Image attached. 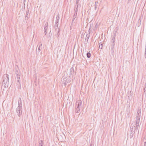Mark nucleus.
Wrapping results in <instances>:
<instances>
[{
  "label": "nucleus",
  "instance_id": "f257e3e1",
  "mask_svg": "<svg viewBox=\"0 0 146 146\" xmlns=\"http://www.w3.org/2000/svg\"><path fill=\"white\" fill-rule=\"evenodd\" d=\"M3 86L5 88L8 87L9 83V75L7 74H4L3 76Z\"/></svg>",
  "mask_w": 146,
  "mask_h": 146
},
{
  "label": "nucleus",
  "instance_id": "f03ea898",
  "mask_svg": "<svg viewBox=\"0 0 146 146\" xmlns=\"http://www.w3.org/2000/svg\"><path fill=\"white\" fill-rule=\"evenodd\" d=\"M16 112L18 116L20 117L22 114V108L17 107L16 108Z\"/></svg>",
  "mask_w": 146,
  "mask_h": 146
},
{
  "label": "nucleus",
  "instance_id": "7ed1b4c3",
  "mask_svg": "<svg viewBox=\"0 0 146 146\" xmlns=\"http://www.w3.org/2000/svg\"><path fill=\"white\" fill-rule=\"evenodd\" d=\"M62 83L64 84L65 86L67 84V83H69L70 82L69 80L66 77H63L62 78Z\"/></svg>",
  "mask_w": 146,
  "mask_h": 146
},
{
  "label": "nucleus",
  "instance_id": "20e7f679",
  "mask_svg": "<svg viewBox=\"0 0 146 146\" xmlns=\"http://www.w3.org/2000/svg\"><path fill=\"white\" fill-rule=\"evenodd\" d=\"M76 104L77 107L80 108L81 107H82V102L80 100L77 101L76 102Z\"/></svg>",
  "mask_w": 146,
  "mask_h": 146
},
{
  "label": "nucleus",
  "instance_id": "39448f33",
  "mask_svg": "<svg viewBox=\"0 0 146 146\" xmlns=\"http://www.w3.org/2000/svg\"><path fill=\"white\" fill-rule=\"evenodd\" d=\"M48 22H46L45 24V25H44V33L45 34V36L46 35L47 33V29H48Z\"/></svg>",
  "mask_w": 146,
  "mask_h": 146
},
{
  "label": "nucleus",
  "instance_id": "423d86ee",
  "mask_svg": "<svg viewBox=\"0 0 146 146\" xmlns=\"http://www.w3.org/2000/svg\"><path fill=\"white\" fill-rule=\"evenodd\" d=\"M74 69L73 67H72L70 69V74L69 77H71L73 76L74 74Z\"/></svg>",
  "mask_w": 146,
  "mask_h": 146
},
{
  "label": "nucleus",
  "instance_id": "0eeeda50",
  "mask_svg": "<svg viewBox=\"0 0 146 146\" xmlns=\"http://www.w3.org/2000/svg\"><path fill=\"white\" fill-rule=\"evenodd\" d=\"M132 93L133 92L131 91H129L127 93L128 99L129 100H130L132 98L131 94H132Z\"/></svg>",
  "mask_w": 146,
  "mask_h": 146
},
{
  "label": "nucleus",
  "instance_id": "6e6552de",
  "mask_svg": "<svg viewBox=\"0 0 146 146\" xmlns=\"http://www.w3.org/2000/svg\"><path fill=\"white\" fill-rule=\"evenodd\" d=\"M22 104L21 98H19L18 102V107L19 108H22Z\"/></svg>",
  "mask_w": 146,
  "mask_h": 146
},
{
  "label": "nucleus",
  "instance_id": "1a4fd4ad",
  "mask_svg": "<svg viewBox=\"0 0 146 146\" xmlns=\"http://www.w3.org/2000/svg\"><path fill=\"white\" fill-rule=\"evenodd\" d=\"M90 36V34L88 35L87 34L86 35V38L85 39V40L84 41V43L85 44H87L88 43V39L89 38Z\"/></svg>",
  "mask_w": 146,
  "mask_h": 146
},
{
  "label": "nucleus",
  "instance_id": "9d476101",
  "mask_svg": "<svg viewBox=\"0 0 146 146\" xmlns=\"http://www.w3.org/2000/svg\"><path fill=\"white\" fill-rule=\"evenodd\" d=\"M100 5L98 1H96L95 2V10H96V9L99 8V6Z\"/></svg>",
  "mask_w": 146,
  "mask_h": 146
},
{
  "label": "nucleus",
  "instance_id": "9b49d317",
  "mask_svg": "<svg viewBox=\"0 0 146 146\" xmlns=\"http://www.w3.org/2000/svg\"><path fill=\"white\" fill-rule=\"evenodd\" d=\"M15 72L16 74V76L21 75V73L19 70H17L16 68L15 69Z\"/></svg>",
  "mask_w": 146,
  "mask_h": 146
},
{
  "label": "nucleus",
  "instance_id": "f8f14e48",
  "mask_svg": "<svg viewBox=\"0 0 146 146\" xmlns=\"http://www.w3.org/2000/svg\"><path fill=\"white\" fill-rule=\"evenodd\" d=\"M135 130L134 131H132V130H131V131L130 132V133L129 137H130V138L131 139V138L133 136V134L135 133Z\"/></svg>",
  "mask_w": 146,
  "mask_h": 146
},
{
  "label": "nucleus",
  "instance_id": "ddd939ff",
  "mask_svg": "<svg viewBox=\"0 0 146 146\" xmlns=\"http://www.w3.org/2000/svg\"><path fill=\"white\" fill-rule=\"evenodd\" d=\"M115 45V43H111V51L112 52H113L114 51V47Z\"/></svg>",
  "mask_w": 146,
  "mask_h": 146
},
{
  "label": "nucleus",
  "instance_id": "4468645a",
  "mask_svg": "<svg viewBox=\"0 0 146 146\" xmlns=\"http://www.w3.org/2000/svg\"><path fill=\"white\" fill-rule=\"evenodd\" d=\"M140 120L136 119L134 123V125H139Z\"/></svg>",
  "mask_w": 146,
  "mask_h": 146
},
{
  "label": "nucleus",
  "instance_id": "2eb2a0df",
  "mask_svg": "<svg viewBox=\"0 0 146 146\" xmlns=\"http://www.w3.org/2000/svg\"><path fill=\"white\" fill-rule=\"evenodd\" d=\"M76 106H75V112L76 113H79L80 111V108L77 107L76 108Z\"/></svg>",
  "mask_w": 146,
  "mask_h": 146
},
{
  "label": "nucleus",
  "instance_id": "dca6fc26",
  "mask_svg": "<svg viewBox=\"0 0 146 146\" xmlns=\"http://www.w3.org/2000/svg\"><path fill=\"white\" fill-rule=\"evenodd\" d=\"M140 114L137 113V116L136 119L140 120Z\"/></svg>",
  "mask_w": 146,
  "mask_h": 146
},
{
  "label": "nucleus",
  "instance_id": "f3484780",
  "mask_svg": "<svg viewBox=\"0 0 146 146\" xmlns=\"http://www.w3.org/2000/svg\"><path fill=\"white\" fill-rule=\"evenodd\" d=\"M58 22H57V21L55 22V23L54 25V27L56 28V29H57L58 25Z\"/></svg>",
  "mask_w": 146,
  "mask_h": 146
},
{
  "label": "nucleus",
  "instance_id": "a211bd4d",
  "mask_svg": "<svg viewBox=\"0 0 146 146\" xmlns=\"http://www.w3.org/2000/svg\"><path fill=\"white\" fill-rule=\"evenodd\" d=\"M29 8L28 9L27 8V11L26 13V14L25 16L26 17H27L28 16L29 12Z\"/></svg>",
  "mask_w": 146,
  "mask_h": 146
},
{
  "label": "nucleus",
  "instance_id": "6ab92c4d",
  "mask_svg": "<svg viewBox=\"0 0 146 146\" xmlns=\"http://www.w3.org/2000/svg\"><path fill=\"white\" fill-rule=\"evenodd\" d=\"M86 55H87V57L88 58H90L91 56V54L90 53V52H88L87 53Z\"/></svg>",
  "mask_w": 146,
  "mask_h": 146
},
{
  "label": "nucleus",
  "instance_id": "aec40b11",
  "mask_svg": "<svg viewBox=\"0 0 146 146\" xmlns=\"http://www.w3.org/2000/svg\"><path fill=\"white\" fill-rule=\"evenodd\" d=\"M43 141L42 140H40L39 143V146H43Z\"/></svg>",
  "mask_w": 146,
  "mask_h": 146
},
{
  "label": "nucleus",
  "instance_id": "412c9836",
  "mask_svg": "<svg viewBox=\"0 0 146 146\" xmlns=\"http://www.w3.org/2000/svg\"><path fill=\"white\" fill-rule=\"evenodd\" d=\"M141 112V109L140 108H138L137 113H138V114H140Z\"/></svg>",
  "mask_w": 146,
  "mask_h": 146
},
{
  "label": "nucleus",
  "instance_id": "4be33fe9",
  "mask_svg": "<svg viewBox=\"0 0 146 146\" xmlns=\"http://www.w3.org/2000/svg\"><path fill=\"white\" fill-rule=\"evenodd\" d=\"M115 38L113 37L111 39V43H115Z\"/></svg>",
  "mask_w": 146,
  "mask_h": 146
},
{
  "label": "nucleus",
  "instance_id": "5701e85b",
  "mask_svg": "<svg viewBox=\"0 0 146 146\" xmlns=\"http://www.w3.org/2000/svg\"><path fill=\"white\" fill-rule=\"evenodd\" d=\"M78 5H77V8L74 11V14H77V12H78Z\"/></svg>",
  "mask_w": 146,
  "mask_h": 146
},
{
  "label": "nucleus",
  "instance_id": "b1692460",
  "mask_svg": "<svg viewBox=\"0 0 146 146\" xmlns=\"http://www.w3.org/2000/svg\"><path fill=\"white\" fill-rule=\"evenodd\" d=\"M133 127H135V126H134V125H133L132 124H131V127H130V129L131 131L132 130V131H133Z\"/></svg>",
  "mask_w": 146,
  "mask_h": 146
},
{
  "label": "nucleus",
  "instance_id": "393cba45",
  "mask_svg": "<svg viewBox=\"0 0 146 146\" xmlns=\"http://www.w3.org/2000/svg\"><path fill=\"white\" fill-rule=\"evenodd\" d=\"M59 19H60V17H59V16L58 15L57 17H56V21H57V22H59Z\"/></svg>",
  "mask_w": 146,
  "mask_h": 146
},
{
  "label": "nucleus",
  "instance_id": "a878e982",
  "mask_svg": "<svg viewBox=\"0 0 146 146\" xmlns=\"http://www.w3.org/2000/svg\"><path fill=\"white\" fill-rule=\"evenodd\" d=\"M42 45V44H41L39 46L38 48V52H39L40 51V47Z\"/></svg>",
  "mask_w": 146,
  "mask_h": 146
},
{
  "label": "nucleus",
  "instance_id": "bb28decb",
  "mask_svg": "<svg viewBox=\"0 0 146 146\" xmlns=\"http://www.w3.org/2000/svg\"><path fill=\"white\" fill-rule=\"evenodd\" d=\"M20 75H19L16 76L17 80H20Z\"/></svg>",
  "mask_w": 146,
  "mask_h": 146
},
{
  "label": "nucleus",
  "instance_id": "cd10ccee",
  "mask_svg": "<svg viewBox=\"0 0 146 146\" xmlns=\"http://www.w3.org/2000/svg\"><path fill=\"white\" fill-rule=\"evenodd\" d=\"M17 80V82L19 83V85L20 87H21L20 80Z\"/></svg>",
  "mask_w": 146,
  "mask_h": 146
},
{
  "label": "nucleus",
  "instance_id": "c85d7f7f",
  "mask_svg": "<svg viewBox=\"0 0 146 146\" xmlns=\"http://www.w3.org/2000/svg\"><path fill=\"white\" fill-rule=\"evenodd\" d=\"M77 15V14H74V15L73 16V19H75Z\"/></svg>",
  "mask_w": 146,
  "mask_h": 146
},
{
  "label": "nucleus",
  "instance_id": "c756f323",
  "mask_svg": "<svg viewBox=\"0 0 146 146\" xmlns=\"http://www.w3.org/2000/svg\"><path fill=\"white\" fill-rule=\"evenodd\" d=\"M139 126V125H135V129H136L137 130V129L138 128Z\"/></svg>",
  "mask_w": 146,
  "mask_h": 146
},
{
  "label": "nucleus",
  "instance_id": "7c9ffc66",
  "mask_svg": "<svg viewBox=\"0 0 146 146\" xmlns=\"http://www.w3.org/2000/svg\"><path fill=\"white\" fill-rule=\"evenodd\" d=\"M80 0H76V4H77L78 5V3L80 1Z\"/></svg>",
  "mask_w": 146,
  "mask_h": 146
},
{
  "label": "nucleus",
  "instance_id": "2f4dec72",
  "mask_svg": "<svg viewBox=\"0 0 146 146\" xmlns=\"http://www.w3.org/2000/svg\"><path fill=\"white\" fill-rule=\"evenodd\" d=\"M28 18L27 17H25V20L26 21H27L28 20Z\"/></svg>",
  "mask_w": 146,
  "mask_h": 146
},
{
  "label": "nucleus",
  "instance_id": "473e14b6",
  "mask_svg": "<svg viewBox=\"0 0 146 146\" xmlns=\"http://www.w3.org/2000/svg\"><path fill=\"white\" fill-rule=\"evenodd\" d=\"M146 146V139H145V141L144 143V146Z\"/></svg>",
  "mask_w": 146,
  "mask_h": 146
},
{
  "label": "nucleus",
  "instance_id": "72a5a7b5",
  "mask_svg": "<svg viewBox=\"0 0 146 146\" xmlns=\"http://www.w3.org/2000/svg\"><path fill=\"white\" fill-rule=\"evenodd\" d=\"M144 93H145V97L146 99V91L145 92V91H144Z\"/></svg>",
  "mask_w": 146,
  "mask_h": 146
},
{
  "label": "nucleus",
  "instance_id": "f704fd0d",
  "mask_svg": "<svg viewBox=\"0 0 146 146\" xmlns=\"http://www.w3.org/2000/svg\"><path fill=\"white\" fill-rule=\"evenodd\" d=\"M116 36V34H114L113 35V37H115Z\"/></svg>",
  "mask_w": 146,
  "mask_h": 146
},
{
  "label": "nucleus",
  "instance_id": "c9c22d12",
  "mask_svg": "<svg viewBox=\"0 0 146 146\" xmlns=\"http://www.w3.org/2000/svg\"><path fill=\"white\" fill-rule=\"evenodd\" d=\"M74 20H75V19H73V18L72 20V23H73L74 21Z\"/></svg>",
  "mask_w": 146,
  "mask_h": 146
},
{
  "label": "nucleus",
  "instance_id": "e433bc0d",
  "mask_svg": "<svg viewBox=\"0 0 146 146\" xmlns=\"http://www.w3.org/2000/svg\"><path fill=\"white\" fill-rule=\"evenodd\" d=\"M100 45L102 46V47L100 48V49H102V48L103 44H101Z\"/></svg>",
  "mask_w": 146,
  "mask_h": 146
},
{
  "label": "nucleus",
  "instance_id": "4c0bfd02",
  "mask_svg": "<svg viewBox=\"0 0 146 146\" xmlns=\"http://www.w3.org/2000/svg\"><path fill=\"white\" fill-rule=\"evenodd\" d=\"M117 32V30L116 31H115L114 32V34H116Z\"/></svg>",
  "mask_w": 146,
  "mask_h": 146
},
{
  "label": "nucleus",
  "instance_id": "58836bf2",
  "mask_svg": "<svg viewBox=\"0 0 146 146\" xmlns=\"http://www.w3.org/2000/svg\"><path fill=\"white\" fill-rule=\"evenodd\" d=\"M140 24H140H140H139V23H138V25H137V26H138V27H139V26H140Z\"/></svg>",
  "mask_w": 146,
  "mask_h": 146
},
{
  "label": "nucleus",
  "instance_id": "ea45409f",
  "mask_svg": "<svg viewBox=\"0 0 146 146\" xmlns=\"http://www.w3.org/2000/svg\"><path fill=\"white\" fill-rule=\"evenodd\" d=\"M145 53H146V46H145Z\"/></svg>",
  "mask_w": 146,
  "mask_h": 146
},
{
  "label": "nucleus",
  "instance_id": "a19ab883",
  "mask_svg": "<svg viewBox=\"0 0 146 146\" xmlns=\"http://www.w3.org/2000/svg\"><path fill=\"white\" fill-rule=\"evenodd\" d=\"M90 146H94V145L92 143H91Z\"/></svg>",
  "mask_w": 146,
  "mask_h": 146
},
{
  "label": "nucleus",
  "instance_id": "79ce46f5",
  "mask_svg": "<svg viewBox=\"0 0 146 146\" xmlns=\"http://www.w3.org/2000/svg\"><path fill=\"white\" fill-rule=\"evenodd\" d=\"M145 58H146V53H145Z\"/></svg>",
  "mask_w": 146,
  "mask_h": 146
},
{
  "label": "nucleus",
  "instance_id": "37998d69",
  "mask_svg": "<svg viewBox=\"0 0 146 146\" xmlns=\"http://www.w3.org/2000/svg\"><path fill=\"white\" fill-rule=\"evenodd\" d=\"M145 88H146V83L145 84Z\"/></svg>",
  "mask_w": 146,
  "mask_h": 146
},
{
  "label": "nucleus",
  "instance_id": "c03bdc74",
  "mask_svg": "<svg viewBox=\"0 0 146 146\" xmlns=\"http://www.w3.org/2000/svg\"><path fill=\"white\" fill-rule=\"evenodd\" d=\"M144 91H145V92L146 91V88H144Z\"/></svg>",
  "mask_w": 146,
  "mask_h": 146
},
{
  "label": "nucleus",
  "instance_id": "a18cd8bd",
  "mask_svg": "<svg viewBox=\"0 0 146 146\" xmlns=\"http://www.w3.org/2000/svg\"><path fill=\"white\" fill-rule=\"evenodd\" d=\"M100 45H99V48H100Z\"/></svg>",
  "mask_w": 146,
  "mask_h": 146
},
{
  "label": "nucleus",
  "instance_id": "49530a36",
  "mask_svg": "<svg viewBox=\"0 0 146 146\" xmlns=\"http://www.w3.org/2000/svg\"><path fill=\"white\" fill-rule=\"evenodd\" d=\"M41 143L40 142V145H41Z\"/></svg>",
  "mask_w": 146,
  "mask_h": 146
},
{
  "label": "nucleus",
  "instance_id": "de8ad7c7",
  "mask_svg": "<svg viewBox=\"0 0 146 146\" xmlns=\"http://www.w3.org/2000/svg\"><path fill=\"white\" fill-rule=\"evenodd\" d=\"M130 0H128V1H129Z\"/></svg>",
  "mask_w": 146,
  "mask_h": 146
}]
</instances>
